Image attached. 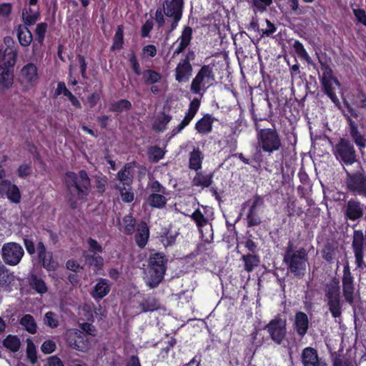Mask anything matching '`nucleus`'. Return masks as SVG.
Listing matches in <instances>:
<instances>
[{
	"mask_svg": "<svg viewBox=\"0 0 366 366\" xmlns=\"http://www.w3.org/2000/svg\"><path fill=\"white\" fill-rule=\"evenodd\" d=\"M20 80L23 84L29 86L36 84L39 80L37 66L33 63L24 65L20 71Z\"/></svg>",
	"mask_w": 366,
	"mask_h": 366,
	"instance_id": "obj_15",
	"label": "nucleus"
},
{
	"mask_svg": "<svg viewBox=\"0 0 366 366\" xmlns=\"http://www.w3.org/2000/svg\"><path fill=\"white\" fill-rule=\"evenodd\" d=\"M200 105V102L197 99H194L189 104V108L188 110V112L186 114L184 119L182 121V122L173 129V136L180 132L186 126H187L189 122L192 120V119L194 117L195 114H197L199 107Z\"/></svg>",
	"mask_w": 366,
	"mask_h": 366,
	"instance_id": "obj_19",
	"label": "nucleus"
},
{
	"mask_svg": "<svg viewBox=\"0 0 366 366\" xmlns=\"http://www.w3.org/2000/svg\"><path fill=\"white\" fill-rule=\"evenodd\" d=\"M166 259L161 253L152 254L146 270L145 281L150 288H154L162 282L166 271Z\"/></svg>",
	"mask_w": 366,
	"mask_h": 366,
	"instance_id": "obj_2",
	"label": "nucleus"
},
{
	"mask_svg": "<svg viewBox=\"0 0 366 366\" xmlns=\"http://www.w3.org/2000/svg\"><path fill=\"white\" fill-rule=\"evenodd\" d=\"M38 257L42 264V266L47 270H55L57 267V263L52 259V254L51 252H46L45 245L42 242L37 244Z\"/></svg>",
	"mask_w": 366,
	"mask_h": 366,
	"instance_id": "obj_18",
	"label": "nucleus"
},
{
	"mask_svg": "<svg viewBox=\"0 0 366 366\" xmlns=\"http://www.w3.org/2000/svg\"><path fill=\"white\" fill-rule=\"evenodd\" d=\"M352 249L355 253V262L359 268L365 267L363 261V251L366 247V237L362 230H355L354 232L352 240Z\"/></svg>",
	"mask_w": 366,
	"mask_h": 366,
	"instance_id": "obj_13",
	"label": "nucleus"
},
{
	"mask_svg": "<svg viewBox=\"0 0 366 366\" xmlns=\"http://www.w3.org/2000/svg\"><path fill=\"white\" fill-rule=\"evenodd\" d=\"M169 194L152 193L148 197V204L154 208L162 209L165 207Z\"/></svg>",
	"mask_w": 366,
	"mask_h": 366,
	"instance_id": "obj_34",
	"label": "nucleus"
},
{
	"mask_svg": "<svg viewBox=\"0 0 366 366\" xmlns=\"http://www.w3.org/2000/svg\"><path fill=\"white\" fill-rule=\"evenodd\" d=\"M242 260L244 264V269L247 272H251L253 271L254 269L257 267L259 263V257L254 254L242 255Z\"/></svg>",
	"mask_w": 366,
	"mask_h": 366,
	"instance_id": "obj_36",
	"label": "nucleus"
},
{
	"mask_svg": "<svg viewBox=\"0 0 366 366\" xmlns=\"http://www.w3.org/2000/svg\"><path fill=\"white\" fill-rule=\"evenodd\" d=\"M200 229L208 223V219L204 216L199 209H196L190 216Z\"/></svg>",
	"mask_w": 366,
	"mask_h": 366,
	"instance_id": "obj_45",
	"label": "nucleus"
},
{
	"mask_svg": "<svg viewBox=\"0 0 366 366\" xmlns=\"http://www.w3.org/2000/svg\"><path fill=\"white\" fill-rule=\"evenodd\" d=\"M257 139L259 148L269 154L278 151L282 147L280 137L274 128L259 129Z\"/></svg>",
	"mask_w": 366,
	"mask_h": 366,
	"instance_id": "obj_4",
	"label": "nucleus"
},
{
	"mask_svg": "<svg viewBox=\"0 0 366 366\" xmlns=\"http://www.w3.org/2000/svg\"><path fill=\"white\" fill-rule=\"evenodd\" d=\"M12 6L9 3H3L0 4V16L8 17L11 12Z\"/></svg>",
	"mask_w": 366,
	"mask_h": 366,
	"instance_id": "obj_60",
	"label": "nucleus"
},
{
	"mask_svg": "<svg viewBox=\"0 0 366 366\" xmlns=\"http://www.w3.org/2000/svg\"><path fill=\"white\" fill-rule=\"evenodd\" d=\"M266 24L267 28L265 29H262V35L269 36L275 32L276 27L270 21L267 19H266Z\"/></svg>",
	"mask_w": 366,
	"mask_h": 366,
	"instance_id": "obj_64",
	"label": "nucleus"
},
{
	"mask_svg": "<svg viewBox=\"0 0 366 366\" xmlns=\"http://www.w3.org/2000/svg\"><path fill=\"white\" fill-rule=\"evenodd\" d=\"M184 0H164L163 10L165 15H175L177 19L182 16Z\"/></svg>",
	"mask_w": 366,
	"mask_h": 366,
	"instance_id": "obj_20",
	"label": "nucleus"
},
{
	"mask_svg": "<svg viewBox=\"0 0 366 366\" xmlns=\"http://www.w3.org/2000/svg\"><path fill=\"white\" fill-rule=\"evenodd\" d=\"M65 182L70 193L76 194L79 199H85L90 192V179L84 170L79 171L77 174L66 173Z\"/></svg>",
	"mask_w": 366,
	"mask_h": 366,
	"instance_id": "obj_3",
	"label": "nucleus"
},
{
	"mask_svg": "<svg viewBox=\"0 0 366 366\" xmlns=\"http://www.w3.org/2000/svg\"><path fill=\"white\" fill-rule=\"evenodd\" d=\"M10 59L6 62V54L0 50V89H8L13 84L14 76L9 69V66L14 64L16 61V53L12 51Z\"/></svg>",
	"mask_w": 366,
	"mask_h": 366,
	"instance_id": "obj_7",
	"label": "nucleus"
},
{
	"mask_svg": "<svg viewBox=\"0 0 366 366\" xmlns=\"http://www.w3.org/2000/svg\"><path fill=\"white\" fill-rule=\"evenodd\" d=\"M21 325L29 333L35 334L37 325L34 317L31 315H25L20 320Z\"/></svg>",
	"mask_w": 366,
	"mask_h": 366,
	"instance_id": "obj_37",
	"label": "nucleus"
},
{
	"mask_svg": "<svg viewBox=\"0 0 366 366\" xmlns=\"http://www.w3.org/2000/svg\"><path fill=\"white\" fill-rule=\"evenodd\" d=\"M89 249L91 252L94 254H99L102 252V246L95 240L92 238H89L87 240Z\"/></svg>",
	"mask_w": 366,
	"mask_h": 366,
	"instance_id": "obj_55",
	"label": "nucleus"
},
{
	"mask_svg": "<svg viewBox=\"0 0 366 366\" xmlns=\"http://www.w3.org/2000/svg\"><path fill=\"white\" fill-rule=\"evenodd\" d=\"M293 327L296 332L301 337H304L309 328V319L303 312H298L295 314Z\"/></svg>",
	"mask_w": 366,
	"mask_h": 366,
	"instance_id": "obj_21",
	"label": "nucleus"
},
{
	"mask_svg": "<svg viewBox=\"0 0 366 366\" xmlns=\"http://www.w3.org/2000/svg\"><path fill=\"white\" fill-rule=\"evenodd\" d=\"M354 14L357 21L366 26V13L362 9H354Z\"/></svg>",
	"mask_w": 366,
	"mask_h": 366,
	"instance_id": "obj_63",
	"label": "nucleus"
},
{
	"mask_svg": "<svg viewBox=\"0 0 366 366\" xmlns=\"http://www.w3.org/2000/svg\"><path fill=\"white\" fill-rule=\"evenodd\" d=\"M192 72V66L189 56L180 60L175 69V79L178 82L189 81Z\"/></svg>",
	"mask_w": 366,
	"mask_h": 366,
	"instance_id": "obj_17",
	"label": "nucleus"
},
{
	"mask_svg": "<svg viewBox=\"0 0 366 366\" xmlns=\"http://www.w3.org/2000/svg\"><path fill=\"white\" fill-rule=\"evenodd\" d=\"M192 35V30L187 26L184 29L180 37L177 39V47L174 49L173 56L178 55L182 53L190 44Z\"/></svg>",
	"mask_w": 366,
	"mask_h": 366,
	"instance_id": "obj_25",
	"label": "nucleus"
},
{
	"mask_svg": "<svg viewBox=\"0 0 366 366\" xmlns=\"http://www.w3.org/2000/svg\"><path fill=\"white\" fill-rule=\"evenodd\" d=\"M83 257L86 263L94 267L96 272L102 269L104 264V259L100 255L98 254H90L87 252H84Z\"/></svg>",
	"mask_w": 366,
	"mask_h": 366,
	"instance_id": "obj_33",
	"label": "nucleus"
},
{
	"mask_svg": "<svg viewBox=\"0 0 366 366\" xmlns=\"http://www.w3.org/2000/svg\"><path fill=\"white\" fill-rule=\"evenodd\" d=\"M56 344L54 341L48 340L44 342L41 345V351L45 354H50L55 350Z\"/></svg>",
	"mask_w": 366,
	"mask_h": 366,
	"instance_id": "obj_56",
	"label": "nucleus"
},
{
	"mask_svg": "<svg viewBox=\"0 0 366 366\" xmlns=\"http://www.w3.org/2000/svg\"><path fill=\"white\" fill-rule=\"evenodd\" d=\"M26 342V356L31 363L34 364L37 360L36 347L30 339H28Z\"/></svg>",
	"mask_w": 366,
	"mask_h": 366,
	"instance_id": "obj_47",
	"label": "nucleus"
},
{
	"mask_svg": "<svg viewBox=\"0 0 366 366\" xmlns=\"http://www.w3.org/2000/svg\"><path fill=\"white\" fill-rule=\"evenodd\" d=\"M164 156V151L158 147H152L149 149V158L152 162H158Z\"/></svg>",
	"mask_w": 366,
	"mask_h": 366,
	"instance_id": "obj_49",
	"label": "nucleus"
},
{
	"mask_svg": "<svg viewBox=\"0 0 366 366\" xmlns=\"http://www.w3.org/2000/svg\"><path fill=\"white\" fill-rule=\"evenodd\" d=\"M340 294L338 282L333 280L327 285L325 297L327 298L329 310L335 318L340 317L342 315V304Z\"/></svg>",
	"mask_w": 366,
	"mask_h": 366,
	"instance_id": "obj_6",
	"label": "nucleus"
},
{
	"mask_svg": "<svg viewBox=\"0 0 366 366\" xmlns=\"http://www.w3.org/2000/svg\"><path fill=\"white\" fill-rule=\"evenodd\" d=\"M266 329L271 339L275 343L280 345L285 340L287 334L286 320L281 318H275L267 324Z\"/></svg>",
	"mask_w": 366,
	"mask_h": 366,
	"instance_id": "obj_12",
	"label": "nucleus"
},
{
	"mask_svg": "<svg viewBox=\"0 0 366 366\" xmlns=\"http://www.w3.org/2000/svg\"><path fill=\"white\" fill-rule=\"evenodd\" d=\"M24 254L23 247L16 242L4 244L1 248V257L4 262L10 266L17 265Z\"/></svg>",
	"mask_w": 366,
	"mask_h": 366,
	"instance_id": "obj_8",
	"label": "nucleus"
},
{
	"mask_svg": "<svg viewBox=\"0 0 366 366\" xmlns=\"http://www.w3.org/2000/svg\"><path fill=\"white\" fill-rule=\"evenodd\" d=\"M47 29V24L41 23L37 25L36 28V34L37 36V41L41 43L44 39V34Z\"/></svg>",
	"mask_w": 366,
	"mask_h": 366,
	"instance_id": "obj_53",
	"label": "nucleus"
},
{
	"mask_svg": "<svg viewBox=\"0 0 366 366\" xmlns=\"http://www.w3.org/2000/svg\"><path fill=\"white\" fill-rule=\"evenodd\" d=\"M121 192V197L124 202H131L134 199V194L133 192L127 190L126 188L122 189L119 188Z\"/></svg>",
	"mask_w": 366,
	"mask_h": 366,
	"instance_id": "obj_61",
	"label": "nucleus"
},
{
	"mask_svg": "<svg viewBox=\"0 0 366 366\" xmlns=\"http://www.w3.org/2000/svg\"><path fill=\"white\" fill-rule=\"evenodd\" d=\"M203 159L202 152L198 148L194 149L189 154V168L197 172L202 168Z\"/></svg>",
	"mask_w": 366,
	"mask_h": 366,
	"instance_id": "obj_32",
	"label": "nucleus"
},
{
	"mask_svg": "<svg viewBox=\"0 0 366 366\" xmlns=\"http://www.w3.org/2000/svg\"><path fill=\"white\" fill-rule=\"evenodd\" d=\"M39 13L37 7L25 8L22 11V19L27 26L34 24L39 19Z\"/></svg>",
	"mask_w": 366,
	"mask_h": 366,
	"instance_id": "obj_31",
	"label": "nucleus"
},
{
	"mask_svg": "<svg viewBox=\"0 0 366 366\" xmlns=\"http://www.w3.org/2000/svg\"><path fill=\"white\" fill-rule=\"evenodd\" d=\"M19 44L22 46H28L32 41V34L25 25H19L16 29Z\"/></svg>",
	"mask_w": 366,
	"mask_h": 366,
	"instance_id": "obj_30",
	"label": "nucleus"
},
{
	"mask_svg": "<svg viewBox=\"0 0 366 366\" xmlns=\"http://www.w3.org/2000/svg\"><path fill=\"white\" fill-rule=\"evenodd\" d=\"M351 137L360 149L365 148L366 147V139L360 132L352 134Z\"/></svg>",
	"mask_w": 366,
	"mask_h": 366,
	"instance_id": "obj_58",
	"label": "nucleus"
},
{
	"mask_svg": "<svg viewBox=\"0 0 366 366\" xmlns=\"http://www.w3.org/2000/svg\"><path fill=\"white\" fill-rule=\"evenodd\" d=\"M347 185L350 191L366 197V177L361 174H348Z\"/></svg>",
	"mask_w": 366,
	"mask_h": 366,
	"instance_id": "obj_16",
	"label": "nucleus"
},
{
	"mask_svg": "<svg viewBox=\"0 0 366 366\" xmlns=\"http://www.w3.org/2000/svg\"><path fill=\"white\" fill-rule=\"evenodd\" d=\"M152 193L169 194L164 187H163L158 181H154L150 184Z\"/></svg>",
	"mask_w": 366,
	"mask_h": 366,
	"instance_id": "obj_57",
	"label": "nucleus"
},
{
	"mask_svg": "<svg viewBox=\"0 0 366 366\" xmlns=\"http://www.w3.org/2000/svg\"><path fill=\"white\" fill-rule=\"evenodd\" d=\"M1 190L6 194L7 198L14 203H19L21 199V194L18 187L11 184L8 180H3L0 182Z\"/></svg>",
	"mask_w": 366,
	"mask_h": 366,
	"instance_id": "obj_22",
	"label": "nucleus"
},
{
	"mask_svg": "<svg viewBox=\"0 0 366 366\" xmlns=\"http://www.w3.org/2000/svg\"><path fill=\"white\" fill-rule=\"evenodd\" d=\"M142 79L146 84H152L161 79V74L155 71L147 69L141 73Z\"/></svg>",
	"mask_w": 366,
	"mask_h": 366,
	"instance_id": "obj_42",
	"label": "nucleus"
},
{
	"mask_svg": "<svg viewBox=\"0 0 366 366\" xmlns=\"http://www.w3.org/2000/svg\"><path fill=\"white\" fill-rule=\"evenodd\" d=\"M342 295L345 300L351 306L354 305L356 296L354 278L349 269H344L342 279Z\"/></svg>",
	"mask_w": 366,
	"mask_h": 366,
	"instance_id": "obj_14",
	"label": "nucleus"
},
{
	"mask_svg": "<svg viewBox=\"0 0 366 366\" xmlns=\"http://www.w3.org/2000/svg\"><path fill=\"white\" fill-rule=\"evenodd\" d=\"M68 345L76 350L86 352L91 347L87 336L78 330H69L65 334Z\"/></svg>",
	"mask_w": 366,
	"mask_h": 366,
	"instance_id": "obj_10",
	"label": "nucleus"
},
{
	"mask_svg": "<svg viewBox=\"0 0 366 366\" xmlns=\"http://www.w3.org/2000/svg\"><path fill=\"white\" fill-rule=\"evenodd\" d=\"M284 262L289 271L297 278H302L308 265V254L305 248L294 250L290 245L285 252Z\"/></svg>",
	"mask_w": 366,
	"mask_h": 366,
	"instance_id": "obj_1",
	"label": "nucleus"
},
{
	"mask_svg": "<svg viewBox=\"0 0 366 366\" xmlns=\"http://www.w3.org/2000/svg\"><path fill=\"white\" fill-rule=\"evenodd\" d=\"M135 167L136 164L134 162L128 163L117 173L118 179L124 185L128 186L132 182Z\"/></svg>",
	"mask_w": 366,
	"mask_h": 366,
	"instance_id": "obj_28",
	"label": "nucleus"
},
{
	"mask_svg": "<svg viewBox=\"0 0 366 366\" xmlns=\"http://www.w3.org/2000/svg\"><path fill=\"white\" fill-rule=\"evenodd\" d=\"M29 285L39 294H44L47 292V287L44 281L35 274L30 276Z\"/></svg>",
	"mask_w": 366,
	"mask_h": 366,
	"instance_id": "obj_39",
	"label": "nucleus"
},
{
	"mask_svg": "<svg viewBox=\"0 0 366 366\" xmlns=\"http://www.w3.org/2000/svg\"><path fill=\"white\" fill-rule=\"evenodd\" d=\"M149 229L147 224L144 222H141L137 227V233L135 236L137 244L140 247H144L149 238Z\"/></svg>",
	"mask_w": 366,
	"mask_h": 366,
	"instance_id": "obj_29",
	"label": "nucleus"
},
{
	"mask_svg": "<svg viewBox=\"0 0 366 366\" xmlns=\"http://www.w3.org/2000/svg\"><path fill=\"white\" fill-rule=\"evenodd\" d=\"M345 215L351 220H356L363 215V209L360 202L350 200L346 206Z\"/></svg>",
	"mask_w": 366,
	"mask_h": 366,
	"instance_id": "obj_26",
	"label": "nucleus"
},
{
	"mask_svg": "<svg viewBox=\"0 0 366 366\" xmlns=\"http://www.w3.org/2000/svg\"><path fill=\"white\" fill-rule=\"evenodd\" d=\"M212 119L210 116H204L196 124V129L201 134H207L212 131Z\"/></svg>",
	"mask_w": 366,
	"mask_h": 366,
	"instance_id": "obj_38",
	"label": "nucleus"
},
{
	"mask_svg": "<svg viewBox=\"0 0 366 366\" xmlns=\"http://www.w3.org/2000/svg\"><path fill=\"white\" fill-rule=\"evenodd\" d=\"M109 282L106 279L100 278L94 285L91 295L95 300H102L109 294Z\"/></svg>",
	"mask_w": 366,
	"mask_h": 366,
	"instance_id": "obj_23",
	"label": "nucleus"
},
{
	"mask_svg": "<svg viewBox=\"0 0 366 366\" xmlns=\"http://www.w3.org/2000/svg\"><path fill=\"white\" fill-rule=\"evenodd\" d=\"M123 44V26H119L116 31L112 49H120Z\"/></svg>",
	"mask_w": 366,
	"mask_h": 366,
	"instance_id": "obj_46",
	"label": "nucleus"
},
{
	"mask_svg": "<svg viewBox=\"0 0 366 366\" xmlns=\"http://www.w3.org/2000/svg\"><path fill=\"white\" fill-rule=\"evenodd\" d=\"M32 168L31 164H22L17 170L19 177H26L31 173Z\"/></svg>",
	"mask_w": 366,
	"mask_h": 366,
	"instance_id": "obj_54",
	"label": "nucleus"
},
{
	"mask_svg": "<svg viewBox=\"0 0 366 366\" xmlns=\"http://www.w3.org/2000/svg\"><path fill=\"white\" fill-rule=\"evenodd\" d=\"M44 323L51 328H55L59 325L57 315L53 312H48L44 316Z\"/></svg>",
	"mask_w": 366,
	"mask_h": 366,
	"instance_id": "obj_52",
	"label": "nucleus"
},
{
	"mask_svg": "<svg viewBox=\"0 0 366 366\" xmlns=\"http://www.w3.org/2000/svg\"><path fill=\"white\" fill-rule=\"evenodd\" d=\"M3 345L11 352H17L21 345L20 340L14 335H8L4 340Z\"/></svg>",
	"mask_w": 366,
	"mask_h": 366,
	"instance_id": "obj_41",
	"label": "nucleus"
},
{
	"mask_svg": "<svg viewBox=\"0 0 366 366\" xmlns=\"http://www.w3.org/2000/svg\"><path fill=\"white\" fill-rule=\"evenodd\" d=\"M215 80L213 67L204 65L198 71L191 83L190 89L193 94H199L211 86Z\"/></svg>",
	"mask_w": 366,
	"mask_h": 366,
	"instance_id": "obj_5",
	"label": "nucleus"
},
{
	"mask_svg": "<svg viewBox=\"0 0 366 366\" xmlns=\"http://www.w3.org/2000/svg\"><path fill=\"white\" fill-rule=\"evenodd\" d=\"M135 219L132 215H127L123 219L124 232L127 234L133 233L135 227Z\"/></svg>",
	"mask_w": 366,
	"mask_h": 366,
	"instance_id": "obj_51",
	"label": "nucleus"
},
{
	"mask_svg": "<svg viewBox=\"0 0 366 366\" xmlns=\"http://www.w3.org/2000/svg\"><path fill=\"white\" fill-rule=\"evenodd\" d=\"M302 361L304 366H320L317 352L312 347H306L302 352Z\"/></svg>",
	"mask_w": 366,
	"mask_h": 366,
	"instance_id": "obj_24",
	"label": "nucleus"
},
{
	"mask_svg": "<svg viewBox=\"0 0 366 366\" xmlns=\"http://www.w3.org/2000/svg\"><path fill=\"white\" fill-rule=\"evenodd\" d=\"M246 206L249 207L247 214L248 226L253 227L261 223V219L259 214L260 209L264 206L263 199L260 196L256 195L243 204L244 207Z\"/></svg>",
	"mask_w": 366,
	"mask_h": 366,
	"instance_id": "obj_11",
	"label": "nucleus"
},
{
	"mask_svg": "<svg viewBox=\"0 0 366 366\" xmlns=\"http://www.w3.org/2000/svg\"><path fill=\"white\" fill-rule=\"evenodd\" d=\"M171 119L170 116L164 113L161 114L156 118L153 124V129L158 132H163Z\"/></svg>",
	"mask_w": 366,
	"mask_h": 366,
	"instance_id": "obj_40",
	"label": "nucleus"
},
{
	"mask_svg": "<svg viewBox=\"0 0 366 366\" xmlns=\"http://www.w3.org/2000/svg\"><path fill=\"white\" fill-rule=\"evenodd\" d=\"M322 82L327 94L330 93V92L334 91V84L340 86L339 81L332 76V72L330 70L324 72L322 77Z\"/></svg>",
	"mask_w": 366,
	"mask_h": 366,
	"instance_id": "obj_35",
	"label": "nucleus"
},
{
	"mask_svg": "<svg viewBox=\"0 0 366 366\" xmlns=\"http://www.w3.org/2000/svg\"><path fill=\"white\" fill-rule=\"evenodd\" d=\"M129 62L132 65V69L134 70V73L137 75L141 74V69L140 65L138 63V61L137 59V57L134 54H131L129 56Z\"/></svg>",
	"mask_w": 366,
	"mask_h": 366,
	"instance_id": "obj_59",
	"label": "nucleus"
},
{
	"mask_svg": "<svg viewBox=\"0 0 366 366\" xmlns=\"http://www.w3.org/2000/svg\"><path fill=\"white\" fill-rule=\"evenodd\" d=\"M355 104L360 108L366 109V95L360 92L356 97Z\"/></svg>",
	"mask_w": 366,
	"mask_h": 366,
	"instance_id": "obj_62",
	"label": "nucleus"
},
{
	"mask_svg": "<svg viewBox=\"0 0 366 366\" xmlns=\"http://www.w3.org/2000/svg\"><path fill=\"white\" fill-rule=\"evenodd\" d=\"M294 49L297 54V55L302 59H305L307 62L311 63V58L308 55L307 52L305 49L302 43L298 41H295L294 43Z\"/></svg>",
	"mask_w": 366,
	"mask_h": 366,
	"instance_id": "obj_50",
	"label": "nucleus"
},
{
	"mask_svg": "<svg viewBox=\"0 0 366 366\" xmlns=\"http://www.w3.org/2000/svg\"><path fill=\"white\" fill-rule=\"evenodd\" d=\"M132 107L129 101L126 99H121L118 102H113L110 104L109 110L112 112H121L123 111L129 110Z\"/></svg>",
	"mask_w": 366,
	"mask_h": 366,
	"instance_id": "obj_44",
	"label": "nucleus"
},
{
	"mask_svg": "<svg viewBox=\"0 0 366 366\" xmlns=\"http://www.w3.org/2000/svg\"><path fill=\"white\" fill-rule=\"evenodd\" d=\"M213 182V174L204 172H197L192 179V185L202 189L211 186Z\"/></svg>",
	"mask_w": 366,
	"mask_h": 366,
	"instance_id": "obj_27",
	"label": "nucleus"
},
{
	"mask_svg": "<svg viewBox=\"0 0 366 366\" xmlns=\"http://www.w3.org/2000/svg\"><path fill=\"white\" fill-rule=\"evenodd\" d=\"M337 159L346 164H352L356 162V154L352 144L347 139H340L333 149Z\"/></svg>",
	"mask_w": 366,
	"mask_h": 366,
	"instance_id": "obj_9",
	"label": "nucleus"
},
{
	"mask_svg": "<svg viewBox=\"0 0 366 366\" xmlns=\"http://www.w3.org/2000/svg\"><path fill=\"white\" fill-rule=\"evenodd\" d=\"M272 4V0H252V8L254 12H264Z\"/></svg>",
	"mask_w": 366,
	"mask_h": 366,
	"instance_id": "obj_48",
	"label": "nucleus"
},
{
	"mask_svg": "<svg viewBox=\"0 0 366 366\" xmlns=\"http://www.w3.org/2000/svg\"><path fill=\"white\" fill-rule=\"evenodd\" d=\"M141 311L142 312H152L159 308L160 305L158 301L154 297L147 298L141 305Z\"/></svg>",
	"mask_w": 366,
	"mask_h": 366,
	"instance_id": "obj_43",
	"label": "nucleus"
}]
</instances>
